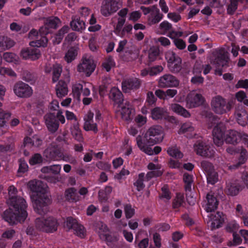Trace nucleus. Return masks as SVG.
I'll list each match as a JSON object with an SVG mask.
<instances>
[{
	"label": "nucleus",
	"instance_id": "f257e3e1",
	"mask_svg": "<svg viewBox=\"0 0 248 248\" xmlns=\"http://www.w3.org/2000/svg\"><path fill=\"white\" fill-rule=\"evenodd\" d=\"M17 190L14 186L9 187L7 203L10 207L4 212L3 218L11 225L23 222L28 216L26 202L23 198L17 196Z\"/></svg>",
	"mask_w": 248,
	"mask_h": 248
},
{
	"label": "nucleus",
	"instance_id": "f03ea898",
	"mask_svg": "<svg viewBox=\"0 0 248 248\" xmlns=\"http://www.w3.org/2000/svg\"><path fill=\"white\" fill-rule=\"evenodd\" d=\"M28 186L36 193L31 197L34 211L39 215L46 214L51 200L49 194L46 191L45 185L40 180H33L29 182Z\"/></svg>",
	"mask_w": 248,
	"mask_h": 248
},
{
	"label": "nucleus",
	"instance_id": "7ed1b4c3",
	"mask_svg": "<svg viewBox=\"0 0 248 248\" xmlns=\"http://www.w3.org/2000/svg\"><path fill=\"white\" fill-rule=\"evenodd\" d=\"M163 139V129L161 126L156 125L148 129L144 135L143 141L140 136L136 138V141L140 150L151 155H153V151L150 146L161 142Z\"/></svg>",
	"mask_w": 248,
	"mask_h": 248
},
{
	"label": "nucleus",
	"instance_id": "20e7f679",
	"mask_svg": "<svg viewBox=\"0 0 248 248\" xmlns=\"http://www.w3.org/2000/svg\"><path fill=\"white\" fill-rule=\"evenodd\" d=\"M230 60L229 53L224 48L216 49L212 52L210 58L211 63L217 68L216 74L221 76L222 74L221 68L228 66Z\"/></svg>",
	"mask_w": 248,
	"mask_h": 248
},
{
	"label": "nucleus",
	"instance_id": "39448f33",
	"mask_svg": "<svg viewBox=\"0 0 248 248\" xmlns=\"http://www.w3.org/2000/svg\"><path fill=\"white\" fill-rule=\"evenodd\" d=\"M34 225L35 229L38 231L53 232L57 231L58 223L57 220L53 217H42L36 218Z\"/></svg>",
	"mask_w": 248,
	"mask_h": 248
},
{
	"label": "nucleus",
	"instance_id": "423d86ee",
	"mask_svg": "<svg viewBox=\"0 0 248 248\" xmlns=\"http://www.w3.org/2000/svg\"><path fill=\"white\" fill-rule=\"evenodd\" d=\"M232 100L227 102L226 100L220 95H217L212 98L211 106L212 110L217 114H223L230 111L233 105Z\"/></svg>",
	"mask_w": 248,
	"mask_h": 248
},
{
	"label": "nucleus",
	"instance_id": "0eeeda50",
	"mask_svg": "<svg viewBox=\"0 0 248 248\" xmlns=\"http://www.w3.org/2000/svg\"><path fill=\"white\" fill-rule=\"evenodd\" d=\"M95 67L93 59L90 56H85L78 65L77 70L80 73H83L87 77H89L94 71Z\"/></svg>",
	"mask_w": 248,
	"mask_h": 248
},
{
	"label": "nucleus",
	"instance_id": "6e6552de",
	"mask_svg": "<svg viewBox=\"0 0 248 248\" xmlns=\"http://www.w3.org/2000/svg\"><path fill=\"white\" fill-rule=\"evenodd\" d=\"M194 150L201 156L211 158L214 156L215 150L209 144L203 141H198L194 145Z\"/></svg>",
	"mask_w": 248,
	"mask_h": 248
},
{
	"label": "nucleus",
	"instance_id": "1a4fd4ad",
	"mask_svg": "<svg viewBox=\"0 0 248 248\" xmlns=\"http://www.w3.org/2000/svg\"><path fill=\"white\" fill-rule=\"evenodd\" d=\"M13 91L16 96L21 98L30 97L33 93L31 87L22 81L16 82L14 86Z\"/></svg>",
	"mask_w": 248,
	"mask_h": 248
},
{
	"label": "nucleus",
	"instance_id": "9d476101",
	"mask_svg": "<svg viewBox=\"0 0 248 248\" xmlns=\"http://www.w3.org/2000/svg\"><path fill=\"white\" fill-rule=\"evenodd\" d=\"M119 8L120 5L116 1L106 0L102 3L100 12L103 16H108L116 12Z\"/></svg>",
	"mask_w": 248,
	"mask_h": 248
},
{
	"label": "nucleus",
	"instance_id": "9b49d317",
	"mask_svg": "<svg viewBox=\"0 0 248 248\" xmlns=\"http://www.w3.org/2000/svg\"><path fill=\"white\" fill-rule=\"evenodd\" d=\"M186 102V107L188 108H192L202 105L204 102V98L201 94L192 92L187 94Z\"/></svg>",
	"mask_w": 248,
	"mask_h": 248
},
{
	"label": "nucleus",
	"instance_id": "f8f14e48",
	"mask_svg": "<svg viewBox=\"0 0 248 248\" xmlns=\"http://www.w3.org/2000/svg\"><path fill=\"white\" fill-rule=\"evenodd\" d=\"M141 80L137 78H130L124 79L122 83V88L124 92L130 93L140 88Z\"/></svg>",
	"mask_w": 248,
	"mask_h": 248
},
{
	"label": "nucleus",
	"instance_id": "ddd939ff",
	"mask_svg": "<svg viewBox=\"0 0 248 248\" xmlns=\"http://www.w3.org/2000/svg\"><path fill=\"white\" fill-rule=\"evenodd\" d=\"M179 83L177 78L169 74L161 76L158 80V85L161 88L177 87Z\"/></svg>",
	"mask_w": 248,
	"mask_h": 248
},
{
	"label": "nucleus",
	"instance_id": "4468645a",
	"mask_svg": "<svg viewBox=\"0 0 248 248\" xmlns=\"http://www.w3.org/2000/svg\"><path fill=\"white\" fill-rule=\"evenodd\" d=\"M45 124L48 130L52 133H55L59 128V124L56 120V115L53 113H47L44 116Z\"/></svg>",
	"mask_w": 248,
	"mask_h": 248
},
{
	"label": "nucleus",
	"instance_id": "2eb2a0df",
	"mask_svg": "<svg viewBox=\"0 0 248 248\" xmlns=\"http://www.w3.org/2000/svg\"><path fill=\"white\" fill-rule=\"evenodd\" d=\"M204 209L207 212H213L216 210L218 205V201L214 193L210 192L206 196Z\"/></svg>",
	"mask_w": 248,
	"mask_h": 248
},
{
	"label": "nucleus",
	"instance_id": "dca6fc26",
	"mask_svg": "<svg viewBox=\"0 0 248 248\" xmlns=\"http://www.w3.org/2000/svg\"><path fill=\"white\" fill-rule=\"evenodd\" d=\"M93 113L89 111L84 117V124L83 128L86 131H93L96 133L98 131L97 124L93 121Z\"/></svg>",
	"mask_w": 248,
	"mask_h": 248
},
{
	"label": "nucleus",
	"instance_id": "f3484780",
	"mask_svg": "<svg viewBox=\"0 0 248 248\" xmlns=\"http://www.w3.org/2000/svg\"><path fill=\"white\" fill-rule=\"evenodd\" d=\"M60 151L54 144H50L44 152V156L48 160H59Z\"/></svg>",
	"mask_w": 248,
	"mask_h": 248
},
{
	"label": "nucleus",
	"instance_id": "a211bd4d",
	"mask_svg": "<svg viewBox=\"0 0 248 248\" xmlns=\"http://www.w3.org/2000/svg\"><path fill=\"white\" fill-rule=\"evenodd\" d=\"M49 28L45 25L41 27L39 29V34L42 36L40 40H37L36 42H31L30 43V45L32 46H37V47L40 46H46L47 43V39L45 37V35L48 33Z\"/></svg>",
	"mask_w": 248,
	"mask_h": 248
},
{
	"label": "nucleus",
	"instance_id": "6ab92c4d",
	"mask_svg": "<svg viewBox=\"0 0 248 248\" xmlns=\"http://www.w3.org/2000/svg\"><path fill=\"white\" fill-rule=\"evenodd\" d=\"M119 109L118 111L120 112L122 118L125 121H128L132 118L133 108L129 102H125L124 104L118 105Z\"/></svg>",
	"mask_w": 248,
	"mask_h": 248
},
{
	"label": "nucleus",
	"instance_id": "aec40b11",
	"mask_svg": "<svg viewBox=\"0 0 248 248\" xmlns=\"http://www.w3.org/2000/svg\"><path fill=\"white\" fill-rule=\"evenodd\" d=\"M209 222H211L210 227L212 230L218 228L223 222V218L220 213H210L207 215Z\"/></svg>",
	"mask_w": 248,
	"mask_h": 248
},
{
	"label": "nucleus",
	"instance_id": "412c9836",
	"mask_svg": "<svg viewBox=\"0 0 248 248\" xmlns=\"http://www.w3.org/2000/svg\"><path fill=\"white\" fill-rule=\"evenodd\" d=\"M109 98L116 104H121L124 101L123 95L118 88L115 87L111 88L109 93Z\"/></svg>",
	"mask_w": 248,
	"mask_h": 248
},
{
	"label": "nucleus",
	"instance_id": "4be33fe9",
	"mask_svg": "<svg viewBox=\"0 0 248 248\" xmlns=\"http://www.w3.org/2000/svg\"><path fill=\"white\" fill-rule=\"evenodd\" d=\"M195 128L193 124L189 122L184 123L181 126L179 130V134H185L187 137L192 138L195 135L194 133Z\"/></svg>",
	"mask_w": 248,
	"mask_h": 248
},
{
	"label": "nucleus",
	"instance_id": "5701e85b",
	"mask_svg": "<svg viewBox=\"0 0 248 248\" xmlns=\"http://www.w3.org/2000/svg\"><path fill=\"white\" fill-rule=\"evenodd\" d=\"M64 196L66 200L71 202H76L80 200L81 197L74 187L67 189L65 191Z\"/></svg>",
	"mask_w": 248,
	"mask_h": 248
},
{
	"label": "nucleus",
	"instance_id": "b1692460",
	"mask_svg": "<svg viewBox=\"0 0 248 248\" xmlns=\"http://www.w3.org/2000/svg\"><path fill=\"white\" fill-rule=\"evenodd\" d=\"M224 139L227 143L234 144L240 141L241 136L237 131L230 130L227 131Z\"/></svg>",
	"mask_w": 248,
	"mask_h": 248
},
{
	"label": "nucleus",
	"instance_id": "393cba45",
	"mask_svg": "<svg viewBox=\"0 0 248 248\" xmlns=\"http://www.w3.org/2000/svg\"><path fill=\"white\" fill-rule=\"evenodd\" d=\"M168 116L167 110L163 108L156 107L151 111V117L154 120L166 119Z\"/></svg>",
	"mask_w": 248,
	"mask_h": 248
},
{
	"label": "nucleus",
	"instance_id": "a878e982",
	"mask_svg": "<svg viewBox=\"0 0 248 248\" xmlns=\"http://www.w3.org/2000/svg\"><path fill=\"white\" fill-rule=\"evenodd\" d=\"M152 9L148 20L150 24H155L162 19L163 15L160 13L159 9L155 5L152 6Z\"/></svg>",
	"mask_w": 248,
	"mask_h": 248
},
{
	"label": "nucleus",
	"instance_id": "bb28decb",
	"mask_svg": "<svg viewBox=\"0 0 248 248\" xmlns=\"http://www.w3.org/2000/svg\"><path fill=\"white\" fill-rule=\"evenodd\" d=\"M240 189V186L236 182H228L226 184L225 192L231 196L237 195Z\"/></svg>",
	"mask_w": 248,
	"mask_h": 248
},
{
	"label": "nucleus",
	"instance_id": "cd10ccee",
	"mask_svg": "<svg viewBox=\"0 0 248 248\" xmlns=\"http://www.w3.org/2000/svg\"><path fill=\"white\" fill-rule=\"evenodd\" d=\"M68 92L67 83L62 80H60L56 86V95L59 98L66 95Z\"/></svg>",
	"mask_w": 248,
	"mask_h": 248
},
{
	"label": "nucleus",
	"instance_id": "c85d7f7f",
	"mask_svg": "<svg viewBox=\"0 0 248 248\" xmlns=\"http://www.w3.org/2000/svg\"><path fill=\"white\" fill-rule=\"evenodd\" d=\"M170 109L175 113L185 118H189L190 117V113L178 104H171L170 106Z\"/></svg>",
	"mask_w": 248,
	"mask_h": 248
},
{
	"label": "nucleus",
	"instance_id": "c756f323",
	"mask_svg": "<svg viewBox=\"0 0 248 248\" xmlns=\"http://www.w3.org/2000/svg\"><path fill=\"white\" fill-rule=\"evenodd\" d=\"M95 227L101 238L107 240L109 235L108 230L106 225L102 221H98L95 223Z\"/></svg>",
	"mask_w": 248,
	"mask_h": 248
},
{
	"label": "nucleus",
	"instance_id": "7c9ffc66",
	"mask_svg": "<svg viewBox=\"0 0 248 248\" xmlns=\"http://www.w3.org/2000/svg\"><path fill=\"white\" fill-rule=\"evenodd\" d=\"M238 123L242 126H245L248 122V114L242 108L241 109L237 110L235 112Z\"/></svg>",
	"mask_w": 248,
	"mask_h": 248
},
{
	"label": "nucleus",
	"instance_id": "2f4dec72",
	"mask_svg": "<svg viewBox=\"0 0 248 248\" xmlns=\"http://www.w3.org/2000/svg\"><path fill=\"white\" fill-rule=\"evenodd\" d=\"M15 44V42L7 37L0 36V51L10 49Z\"/></svg>",
	"mask_w": 248,
	"mask_h": 248
},
{
	"label": "nucleus",
	"instance_id": "473e14b6",
	"mask_svg": "<svg viewBox=\"0 0 248 248\" xmlns=\"http://www.w3.org/2000/svg\"><path fill=\"white\" fill-rule=\"evenodd\" d=\"M169 70L173 73H179L182 68V60L180 58H177L175 61L168 64Z\"/></svg>",
	"mask_w": 248,
	"mask_h": 248
},
{
	"label": "nucleus",
	"instance_id": "72a5a7b5",
	"mask_svg": "<svg viewBox=\"0 0 248 248\" xmlns=\"http://www.w3.org/2000/svg\"><path fill=\"white\" fill-rule=\"evenodd\" d=\"M72 29L76 31H82L85 29V23L80 19H73L70 22Z\"/></svg>",
	"mask_w": 248,
	"mask_h": 248
},
{
	"label": "nucleus",
	"instance_id": "f704fd0d",
	"mask_svg": "<svg viewBox=\"0 0 248 248\" xmlns=\"http://www.w3.org/2000/svg\"><path fill=\"white\" fill-rule=\"evenodd\" d=\"M60 23V20L57 17H50L44 20V24L49 29H56Z\"/></svg>",
	"mask_w": 248,
	"mask_h": 248
},
{
	"label": "nucleus",
	"instance_id": "c9c22d12",
	"mask_svg": "<svg viewBox=\"0 0 248 248\" xmlns=\"http://www.w3.org/2000/svg\"><path fill=\"white\" fill-rule=\"evenodd\" d=\"M71 134L73 138L79 142H82L83 140L81 131L78 124H74L71 129Z\"/></svg>",
	"mask_w": 248,
	"mask_h": 248
},
{
	"label": "nucleus",
	"instance_id": "e433bc0d",
	"mask_svg": "<svg viewBox=\"0 0 248 248\" xmlns=\"http://www.w3.org/2000/svg\"><path fill=\"white\" fill-rule=\"evenodd\" d=\"M69 30V28L68 26H64L62 27L56 34L55 39L53 41L54 43L58 44L62 40L64 35L67 33Z\"/></svg>",
	"mask_w": 248,
	"mask_h": 248
},
{
	"label": "nucleus",
	"instance_id": "4c0bfd02",
	"mask_svg": "<svg viewBox=\"0 0 248 248\" xmlns=\"http://www.w3.org/2000/svg\"><path fill=\"white\" fill-rule=\"evenodd\" d=\"M145 174L144 173H140L139 174L135 182L134 183V185L136 187L138 191H140L144 188L145 185L143 184V181H145Z\"/></svg>",
	"mask_w": 248,
	"mask_h": 248
},
{
	"label": "nucleus",
	"instance_id": "58836bf2",
	"mask_svg": "<svg viewBox=\"0 0 248 248\" xmlns=\"http://www.w3.org/2000/svg\"><path fill=\"white\" fill-rule=\"evenodd\" d=\"M3 59L8 62H13L15 64L19 62V57L15 53L12 52H5L3 54Z\"/></svg>",
	"mask_w": 248,
	"mask_h": 248
},
{
	"label": "nucleus",
	"instance_id": "ea45409f",
	"mask_svg": "<svg viewBox=\"0 0 248 248\" xmlns=\"http://www.w3.org/2000/svg\"><path fill=\"white\" fill-rule=\"evenodd\" d=\"M78 54V52L76 49L74 47H71L65 53L64 56V60L68 63L71 62L72 61L74 60Z\"/></svg>",
	"mask_w": 248,
	"mask_h": 248
},
{
	"label": "nucleus",
	"instance_id": "a19ab883",
	"mask_svg": "<svg viewBox=\"0 0 248 248\" xmlns=\"http://www.w3.org/2000/svg\"><path fill=\"white\" fill-rule=\"evenodd\" d=\"M167 151L170 156L176 158H181L183 156V154L179 151L176 146L169 147Z\"/></svg>",
	"mask_w": 248,
	"mask_h": 248
},
{
	"label": "nucleus",
	"instance_id": "79ce46f5",
	"mask_svg": "<svg viewBox=\"0 0 248 248\" xmlns=\"http://www.w3.org/2000/svg\"><path fill=\"white\" fill-rule=\"evenodd\" d=\"M226 127L224 124L222 122H220L217 124L214 128L213 130V135H215V132L218 133L222 137H224Z\"/></svg>",
	"mask_w": 248,
	"mask_h": 248
},
{
	"label": "nucleus",
	"instance_id": "37998d69",
	"mask_svg": "<svg viewBox=\"0 0 248 248\" xmlns=\"http://www.w3.org/2000/svg\"><path fill=\"white\" fill-rule=\"evenodd\" d=\"M62 68L60 64H56L53 66L52 81L56 82L59 78L61 74Z\"/></svg>",
	"mask_w": 248,
	"mask_h": 248
},
{
	"label": "nucleus",
	"instance_id": "c03bdc74",
	"mask_svg": "<svg viewBox=\"0 0 248 248\" xmlns=\"http://www.w3.org/2000/svg\"><path fill=\"white\" fill-rule=\"evenodd\" d=\"M43 158L41 154L36 153L32 155L29 160L31 165L41 164L43 162Z\"/></svg>",
	"mask_w": 248,
	"mask_h": 248
},
{
	"label": "nucleus",
	"instance_id": "a18cd8bd",
	"mask_svg": "<svg viewBox=\"0 0 248 248\" xmlns=\"http://www.w3.org/2000/svg\"><path fill=\"white\" fill-rule=\"evenodd\" d=\"M184 202V196L181 193H178L173 202V207L177 208L183 205Z\"/></svg>",
	"mask_w": 248,
	"mask_h": 248
},
{
	"label": "nucleus",
	"instance_id": "49530a36",
	"mask_svg": "<svg viewBox=\"0 0 248 248\" xmlns=\"http://www.w3.org/2000/svg\"><path fill=\"white\" fill-rule=\"evenodd\" d=\"M201 166L206 174L215 170L213 164L206 160L202 161Z\"/></svg>",
	"mask_w": 248,
	"mask_h": 248
},
{
	"label": "nucleus",
	"instance_id": "de8ad7c7",
	"mask_svg": "<svg viewBox=\"0 0 248 248\" xmlns=\"http://www.w3.org/2000/svg\"><path fill=\"white\" fill-rule=\"evenodd\" d=\"M78 223L76 219H74L71 217H68L64 223L65 227L68 230L74 229L77 227Z\"/></svg>",
	"mask_w": 248,
	"mask_h": 248
},
{
	"label": "nucleus",
	"instance_id": "09e8293b",
	"mask_svg": "<svg viewBox=\"0 0 248 248\" xmlns=\"http://www.w3.org/2000/svg\"><path fill=\"white\" fill-rule=\"evenodd\" d=\"M22 79L28 82H33L35 80V77L31 72L28 71H23L22 73Z\"/></svg>",
	"mask_w": 248,
	"mask_h": 248
},
{
	"label": "nucleus",
	"instance_id": "8fccbe9b",
	"mask_svg": "<svg viewBox=\"0 0 248 248\" xmlns=\"http://www.w3.org/2000/svg\"><path fill=\"white\" fill-rule=\"evenodd\" d=\"M162 173L163 171L162 170L150 171L146 174V176H145V180L148 181L153 178L161 176Z\"/></svg>",
	"mask_w": 248,
	"mask_h": 248
},
{
	"label": "nucleus",
	"instance_id": "3c124183",
	"mask_svg": "<svg viewBox=\"0 0 248 248\" xmlns=\"http://www.w3.org/2000/svg\"><path fill=\"white\" fill-rule=\"evenodd\" d=\"M208 183L212 185L215 184L218 181V175L215 170L206 174Z\"/></svg>",
	"mask_w": 248,
	"mask_h": 248
},
{
	"label": "nucleus",
	"instance_id": "603ef678",
	"mask_svg": "<svg viewBox=\"0 0 248 248\" xmlns=\"http://www.w3.org/2000/svg\"><path fill=\"white\" fill-rule=\"evenodd\" d=\"M115 65V62L111 57H108L106 58L105 62L103 63V66L107 71H110L112 67Z\"/></svg>",
	"mask_w": 248,
	"mask_h": 248
},
{
	"label": "nucleus",
	"instance_id": "864d4df0",
	"mask_svg": "<svg viewBox=\"0 0 248 248\" xmlns=\"http://www.w3.org/2000/svg\"><path fill=\"white\" fill-rule=\"evenodd\" d=\"M177 58H180L173 51L168 50L165 53V58L167 61V65L174 62Z\"/></svg>",
	"mask_w": 248,
	"mask_h": 248
},
{
	"label": "nucleus",
	"instance_id": "5fc2aeb1",
	"mask_svg": "<svg viewBox=\"0 0 248 248\" xmlns=\"http://www.w3.org/2000/svg\"><path fill=\"white\" fill-rule=\"evenodd\" d=\"M209 5L212 8H220L226 3V0H208Z\"/></svg>",
	"mask_w": 248,
	"mask_h": 248
},
{
	"label": "nucleus",
	"instance_id": "6e6d98bb",
	"mask_svg": "<svg viewBox=\"0 0 248 248\" xmlns=\"http://www.w3.org/2000/svg\"><path fill=\"white\" fill-rule=\"evenodd\" d=\"M83 86L80 83H76L72 87V92L74 96L79 99Z\"/></svg>",
	"mask_w": 248,
	"mask_h": 248
},
{
	"label": "nucleus",
	"instance_id": "4d7b16f0",
	"mask_svg": "<svg viewBox=\"0 0 248 248\" xmlns=\"http://www.w3.org/2000/svg\"><path fill=\"white\" fill-rule=\"evenodd\" d=\"M111 83V80L109 78H106L103 79L102 84L100 86L99 92L100 93H104L109 88Z\"/></svg>",
	"mask_w": 248,
	"mask_h": 248
},
{
	"label": "nucleus",
	"instance_id": "13d9d810",
	"mask_svg": "<svg viewBox=\"0 0 248 248\" xmlns=\"http://www.w3.org/2000/svg\"><path fill=\"white\" fill-rule=\"evenodd\" d=\"M183 179L185 183L186 190L189 191L190 192L191 190V184L193 181L192 176L187 173H185Z\"/></svg>",
	"mask_w": 248,
	"mask_h": 248
},
{
	"label": "nucleus",
	"instance_id": "bf43d9fd",
	"mask_svg": "<svg viewBox=\"0 0 248 248\" xmlns=\"http://www.w3.org/2000/svg\"><path fill=\"white\" fill-rule=\"evenodd\" d=\"M0 75L2 76H8L11 77H16V73L11 68L1 67L0 68Z\"/></svg>",
	"mask_w": 248,
	"mask_h": 248
},
{
	"label": "nucleus",
	"instance_id": "052dcab7",
	"mask_svg": "<svg viewBox=\"0 0 248 248\" xmlns=\"http://www.w3.org/2000/svg\"><path fill=\"white\" fill-rule=\"evenodd\" d=\"M241 0H230V4L228 5L227 12L232 14L237 8L238 3Z\"/></svg>",
	"mask_w": 248,
	"mask_h": 248
},
{
	"label": "nucleus",
	"instance_id": "680f3d73",
	"mask_svg": "<svg viewBox=\"0 0 248 248\" xmlns=\"http://www.w3.org/2000/svg\"><path fill=\"white\" fill-rule=\"evenodd\" d=\"M124 212L126 218H131L135 214V210L130 204H126L124 207Z\"/></svg>",
	"mask_w": 248,
	"mask_h": 248
},
{
	"label": "nucleus",
	"instance_id": "e2e57ef3",
	"mask_svg": "<svg viewBox=\"0 0 248 248\" xmlns=\"http://www.w3.org/2000/svg\"><path fill=\"white\" fill-rule=\"evenodd\" d=\"M159 50L158 49L153 47L151 48L149 51L148 58L151 62L155 61L158 56Z\"/></svg>",
	"mask_w": 248,
	"mask_h": 248
},
{
	"label": "nucleus",
	"instance_id": "0e129e2a",
	"mask_svg": "<svg viewBox=\"0 0 248 248\" xmlns=\"http://www.w3.org/2000/svg\"><path fill=\"white\" fill-rule=\"evenodd\" d=\"M30 59L35 60L40 57L41 53L40 50L37 48H30Z\"/></svg>",
	"mask_w": 248,
	"mask_h": 248
},
{
	"label": "nucleus",
	"instance_id": "69168bd1",
	"mask_svg": "<svg viewBox=\"0 0 248 248\" xmlns=\"http://www.w3.org/2000/svg\"><path fill=\"white\" fill-rule=\"evenodd\" d=\"M74 231L75 232L74 233L80 238H83L85 235V229L84 227L80 224H78Z\"/></svg>",
	"mask_w": 248,
	"mask_h": 248
},
{
	"label": "nucleus",
	"instance_id": "338daca9",
	"mask_svg": "<svg viewBox=\"0 0 248 248\" xmlns=\"http://www.w3.org/2000/svg\"><path fill=\"white\" fill-rule=\"evenodd\" d=\"M150 69V76H154L159 74L163 71L164 68L161 65H156L149 68Z\"/></svg>",
	"mask_w": 248,
	"mask_h": 248
},
{
	"label": "nucleus",
	"instance_id": "774afa93",
	"mask_svg": "<svg viewBox=\"0 0 248 248\" xmlns=\"http://www.w3.org/2000/svg\"><path fill=\"white\" fill-rule=\"evenodd\" d=\"M133 26L131 24H126L124 27L121 30L117 35L121 37H124L126 34L129 33L132 30Z\"/></svg>",
	"mask_w": 248,
	"mask_h": 248
}]
</instances>
